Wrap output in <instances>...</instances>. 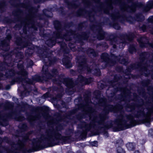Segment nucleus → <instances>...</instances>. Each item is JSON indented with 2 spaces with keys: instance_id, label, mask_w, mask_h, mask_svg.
Segmentation results:
<instances>
[{
  "instance_id": "obj_1",
  "label": "nucleus",
  "mask_w": 153,
  "mask_h": 153,
  "mask_svg": "<svg viewBox=\"0 0 153 153\" xmlns=\"http://www.w3.org/2000/svg\"><path fill=\"white\" fill-rule=\"evenodd\" d=\"M35 17H26L21 20L19 25L16 24L15 25L16 29L18 28L19 29L22 26L23 27V34L21 35L22 38H16V43L19 46L18 47L15 49L10 54L6 52L4 54L5 61L0 64V79H4L6 78L12 79L10 82L11 85H14L16 82L21 83L25 89L21 94L22 96H27L30 92V90H27L24 86V83H26L27 86H28V84H33L34 82L46 81L53 77L59 78L58 72L56 69L53 68L49 71L48 66L52 64V61L50 60L46 50L39 55L44 63L42 67V77L35 75L32 77V80L27 78V73L24 68L23 62L21 61L23 55L21 51H19L20 49L19 48L21 49L30 46L31 44L30 41L33 40L30 36H25L24 37L23 35L27 34V29L28 31L32 29L37 30V28L35 26Z\"/></svg>"
},
{
  "instance_id": "obj_2",
  "label": "nucleus",
  "mask_w": 153,
  "mask_h": 153,
  "mask_svg": "<svg viewBox=\"0 0 153 153\" xmlns=\"http://www.w3.org/2000/svg\"><path fill=\"white\" fill-rule=\"evenodd\" d=\"M99 97V95L97 96L96 100L99 105L104 107V114L97 116V112L92 107L91 98L87 95V117L90 121V123L87 124V132L89 131L93 132L95 130L104 131L111 128L114 131H120L139 124V120L149 126L150 122L149 124L135 116L136 111L127 115L122 111L125 107L124 105L119 104L116 106L108 105L106 99L103 98L98 99Z\"/></svg>"
},
{
  "instance_id": "obj_3",
  "label": "nucleus",
  "mask_w": 153,
  "mask_h": 153,
  "mask_svg": "<svg viewBox=\"0 0 153 153\" xmlns=\"http://www.w3.org/2000/svg\"><path fill=\"white\" fill-rule=\"evenodd\" d=\"M114 80L108 81L110 86H112L115 89L114 91H120L121 95L118 98L122 102H125V109L128 111H136V114L135 116L137 118H140L145 123L150 124L149 122L151 119L153 120V105L145 108L144 102L143 100H140L138 102H135L130 105L128 103L131 101V93L130 90L126 88H122L119 81H120L121 77L119 75H116L114 76Z\"/></svg>"
},
{
  "instance_id": "obj_4",
  "label": "nucleus",
  "mask_w": 153,
  "mask_h": 153,
  "mask_svg": "<svg viewBox=\"0 0 153 153\" xmlns=\"http://www.w3.org/2000/svg\"><path fill=\"white\" fill-rule=\"evenodd\" d=\"M55 28L56 31L54 33V38L48 39L45 42V43L49 47H52L56 44L57 41L56 39H60L61 40L65 39L66 41L72 40V38L76 39V38L80 40H87L89 36V34L85 32H82L81 35H77L75 32L71 30L66 31L65 29H62L61 25L60 22L55 21L54 22Z\"/></svg>"
},
{
  "instance_id": "obj_5",
  "label": "nucleus",
  "mask_w": 153,
  "mask_h": 153,
  "mask_svg": "<svg viewBox=\"0 0 153 153\" xmlns=\"http://www.w3.org/2000/svg\"><path fill=\"white\" fill-rule=\"evenodd\" d=\"M127 3L123 2L121 0H110L108 7L106 9L102 7L103 5L101 4L100 7L101 11L107 14H110V10H112L113 7L112 4H118L120 5L122 11H126L129 12H134L137 7L143 8L144 11L147 12L153 7V0L148 1L146 6H144L143 5L140 3L133 2V0H126Z\"/></svg>"
},
{
  "instance_id": "obj_6",
  "label": "nucleus",
  "mask_w": 153,
  "mask_h": 153,
  "mask_svg": "<svg viewBox=\"0 0 153 153\" xmlns=\"http://www.w3.org/2000/svg\"><path fill=\"white\" fill-rule=\"evenodd\" d=\"M59 82L58 83L57 80L56 78L55 79L53 80V81L54 83L58 84L59 87H60V90L57 89L56 90L58 91L63 92L64 90L63 88L60 86L62 81L63 84H65L68 88V89H66V91L69 94L71 95L74 92L76 91V89L74 88V87H79L82 86L86 84H88L91 83L93 80L92 78H89L88 79L85 78L81 75H80L78 76V78L77 80L75 82L76 85H75L74 82L70 78H64L63 80H61L59 79Z\"/></svg>"
},
{
  "instance_id": "obj_7",
  "label": "nucleus",
  "mask_w": 153,
  "mask_h": 153,
  "mask_svg": "<svg viewBox=\"0 0 153 153\" xmlns=\"http://www.w3.org/2000/svg\"><path fill=\"white\" fill-rule=\"evenodd\" d=\"M146 52L141 53L140 57V63L131 65L129 68H128V71L130 72L131 69H139L142 72V75L146 76L151 75L153 79V53L151 61H148L146 59Z\"/></svg>"
},
{
  "instance_id": "obj_8",
  "label": "nucleus",
  "mask_w": 153,
  "mask_h": 153,
  "mask_svg": "<svg viewBox=\"0 0 153 153\" xmlns=\"http://www.w3.org/2000/svg\"><path fill=\"white\" fill-rule=\"evenodd\" d=\"M134 37V33H129L128 34H124L121 36L120 39L118 37H114L109 40L110 43L113 45V48L115 49L116 47L123 48L125 44L131 41Z\"/></svg>"
},
{
  "instance_id": "obj_9",
  "label": "nucleus",
  "mask_w": 153,
  "mask_h": 153,
  "mask_svg": "<svg viewBox=\"0 0 153 153\" xmlns=\"http://www.w3.org/2000/svg\"><path fill=\"white\" fill-rule=\"evenodd\" d=\"M76 58V63L78 65L77 71L79 73L82 74L86 71L88 73L94 71L93 73L96 75H100V70L99 68H96L94 70L93 69H91L90 68L88 67L86 63V60L84 56H78Z\"/></svg>"
},
{
  "instance_id": "obj_10",
  "label": "nucleus",
  "mask_w": 153,
  "mask_h": 153,
  "mask_svg": "<svg viewBox=\"0 0 153 153\" xmlns=\"http://www.w3.org/2000/svg\"><path fill=\"white\" fill-rule=\"evenodd\" d=\"M111 16L112 19L114 22L113 27L117 30H119L120 28V26L116 22H117L119 21L123 23V22L127 21L130 24H133L135 21V19L131 16H129L127 17L126 15L124 14V13L121 15L118 12L114 13L111 14Z\"/></svg>"
},
{
  "instance_id": "obj_11",
  "label": "nucleus",
  "mask_w": 153,
  "mask_h": 153,
  "mask_svg": "<svg viewBox=\"0 0 153 153\" xmlns=\"http://www.w3.org/2000/svg\"><path fill=\"white\" fill-rule=\"evenodd\" d=\"M111 57L114 59L115 61H112L109 59L108 55L107 53H102L101 56V58L102 61L105 62V66L104 68L108 66H113L117 62H119L120 63L126 65L127 64V60L124 59L122 56H119L117 57L114 54H112Z\"/></svg>"
},
{
  "instance_id": "obj_12",
  "label": "nucleus",
  "mask_w": 153,
  "mask_h": 153,
  "mask_svg": "<svg viewBox=\"0 0 153 153\" xmlns=\"http://www.w3.org/2000/svg\"><path fill=\"white\" fill-rule=\"evenodd\" d=\"M94 33L96 35V37L99 40H102L104 38L105 33L102 30L101 26L100 25L94 26L91 28Z\"/></svg>"
},
{
  "instance_id": "obj_13",
  "label": "nucleus",
  "mask_w": 153,
  "mask_h": 153,
  "mask_svg": "<svg viewBox=\"0 0 153 153\" xmlns=\"http://www.w3.org/2000/svg\"><path fill=\"white\" fill-rule=\"evenodd\" d=\"M11 38L10 35L9 34L5 39L0 41V47H2L1 48L5 52L9 49V45Z\"/></svg>"
},
{
  "instance_id": "obj_14",
  "label": "nucleus",
  "mask_w": 153,
  "mask_h": 153,
  "mask_svg": "<svg viewBox=\"0 0 153 153\" xmlns=\"http://www.w3.org/2000/svg\"><path fill=\"white\" fill-rule=\"evenodd\" d=\"M139 42L140 46L141 48H144L148 46H149L153 48V44L149 42L148 39L145 36L141 37L137 40Z\"/></svg>"
},
{
  "instance_id": "obj_15",
  "label": "nucleus",
  "mask_w": 153,
  "mask_h": 153,
  "mask_svg": "<svg viewBox=\"0 0 153 153\" xmlns=\"http://www.w3.org/2000/svg\"><path fill=\"white\" fill-rule=\"evenodd\" d=\"M71 56L69 55V56H65L62 60L63 64L67 68H70L72 66L70 61L71 59Z\"/></svg>"
},
{
  "instance_id": "obj_16",
  "label": "nucleus",
  "mask_w": 153,
  "mask_h": 153,
  "mask_svg": "<svg viewBox=\"0 0 153 153\" xmlns=\"http://www.w3.org/2000/svg\"><path fill=\"white\" fill-rule=\"evenodd\" d=\"M58 43H60L61 49L65 53L68 54L69 52V50L67 48L66 44L63 42H59Z\"/></svg>"
},
{
  "instance_id": "obj_17",
  "label": "nucleus",
  "mask_w": 153,
  "mask_h": 153,
  "mask_svg": "<svg viewBox=\"0 0 153 153\" xmlns=\"http://www.w3.org/2000/svg\"><path fill=\"white\" fill-rule=\"evenodd\" d=\"M126 147L129 151H132L135 149V144L134 143H128L126 144Z\"/></svg>"
},
{
  "instance_id": "obj_18",
  "label": "nucleus",
  "mask_w": 153,
  "mask_h": 153,
  "mask_svg": "<svg viewBox=\"0 0 153 153\" xmlns=\"http://www.w3.org/2000/svg\"><path fill=\"white\" fill-rule=\"evenodd\" d=\"M87 54L91 56L94 57L96 56L97 55V53L94 51V50L91 48H88L86 51Z\"/></svg>"
},
{
  "instance_id": "obj_19",
  "label": "nucleus",
  "mask_w": 153,
  "mask_h": 153,
  "mask_svg": "<svg viewBox=\"0 0 153 153\" xmlns=\"http://www.w3.org/2000/svg\"><path fill=\"white\" fill-rule=\"evenodd\" d=\"M42 116L46 119H48L49 117V114L48 111L46 109L44 110V111L42 113Z\"/></svg>"
},
{
  "instance_id": "obj_20",
  "label": "nucleus",
  "mask_w": 153,
  "mask_h": 153,
  "mask_svg": "<svg viewBox=\"0 0 153 153\" xmlns=\"http://www.w3.org/2000/svg\"><path fill=\"white\" fill-rule=\"evenodd\" d=\"M128 51L130 53H132L136 52L135 46L134 45H130L128 48Z\"/></svg>"
},
{
  "instance_id": "obj_21",
  "label": "nucleus",
  "mask_w": 153,
  "mask_h": 153,
  "mask_svg": "<svg viewBox=\"0 0 153 153\" xmlns=\"http://www.w3.org/2000/svg\"><path fill=\"white\" fill-rule=\"evenodd\" d=\"M19 126V127L21 128V129L20 130L21 131H24L27 129V126L25 124H20Z\"/></svg>"
},
{
  "instance_id": "obj_22",
  "label": "nucleus",
  "mask_w": 153,
  "mask_h": 153,
  "mask_svg": "<svg viewBox=\"0 0 153 153\" xmlns=\"http://www.w3.org/2000/svg\"><path fill=\"white\" fill-rule=\"evenodd\" d=\"M117 153H126L125 151L121 147H118L117 150Z\"/></svg>"
},
{
  "instance_id": "obj_23",
  "label": "nucleus",
  "mask_w": 153,
  "mask_h": 153,
  "mask_svg": "<svg viewBox=\"0 0 153 153\" xmlns=\"http://www.w3.org/2000/svg\"><path fill=\"white\" fill-rule=\"evenodd\" d=\"M68 46L71 48V50L72 51H75V44L74 43H69L68 44Z\"/></svg>"
},
{
  "instance_id": "obj_24",
  "label": "nucleus",
  "mask_w": 153,
  "mask_h": 153,
  "mask_svg": "<svg viewBox=\"0 0 153 153\" xmlns=\"http://www.w3.org/2000/svg\"><path fill=\"white\" fill-rule=\"evenodd\" d=\"M13 107V105L12 104L9 103L6 105L5 109H11Z\"/></svg>"
},
{
  "instance_id": "obj_25",
  "label": "nucleus",
  "mask_w": 153,
  "mask_h": 153,
  "mask_svg": "<svg viewBox=\"0 0 153 153\" xmlns=\"http://www.w3.org/2000/svg\"><path fill=\"white\" fill-rule=\"evenodd\" d=\"M25 53L26 55H28V56H31L32 54V52L31 51V50L29 49L26 50Z\"/></svg>"
},
{
  "instance_id": "obj_26",
  "label": "nucleus",
  "mask_w": 153,
  "mask_h": 153,
  "mask_svg": "<svg viewBox=\"0 0 153 153\" xmlns=\"http://www.w3.org/2000/svg\"><path fill=\"white\" fill-rule=\"evenodd\" d=\"M149 135L153 137V129H150L149 131Z\"/></svg>"
},
{
  "instance_id": "obj_27",
  "label": "nucleus",
  "mask_w": 153,
  "mask_h": 153,
  "mask_svg": "<svg viewBox=\"0 0 153 153\" xmlns=\"http://www.w3.org/2000/svg\"><path fill=\"white\" fill-rule=\"evenodd\" d=\"M148 21L149 22L153 24V16H150L148 19Z\"/></svg>"
},
{
  "instance_id": "obj_28",
  "label": "nucleus",
  "mask_w": 153,
  "mask_h": 153,
  "mask_svg": "<svg viewBox=\"0 0 153 153\" xmlns=\"http://www.w3.org/2000/svg\"><path fill=\"white\" fill-rule=\"evenodd\" d=\"M142 29L143 32H145L148 31V27L144 25L142 27Z\"/></svg>"
},
{
  "instance_id": "obj_29",
  "label": "nucleus",
  "mask_w": 153,
  "mask_h": 153,
  "mask_svg": "<svg viewBox=\"0 0 153 153\" xmlns=\"http://www.w3.org/2000/svg\"><path fill=\"white\" fill-rule=\"evenodd\" d=\"M88 17L89 19L90 20V21L91 22H93V21L91 19V18H92L94 20V16H91V14H88Z\"/></svg>"
},
{
  "instance_id": "obj_30",
  "label": "nucleus",
  "mask_w": 153,
  "mask_h": 153,
  "mask_svg": "<svg viewBox=\"0 0 153 153\" xmlns=\"http://www.w3.org/2000/svg\"><path fill=\"white\" fill-rule=\"evenodd\" d=\"M83 2L85 5L88 6L90 4V2L88 0H86V2L83 1Z\"/></svg>"
},
{
  "instance_id": "obj_31",
  "label": "nucleus",
  "mask_w": 153,
  "mask_h": 153,
  "mask_svg": "<svg viewBox=\"0 0 153 153\" xmlns=\"http://www.w3.org/2000/svg\"><path fill=\"white\" fill-rule=\"evenodd\" d=\"M49 35V34H46L44 32V33L42 35L43 37L45 39H47L46 37L47 36H48Z\"/></svg>"
},
{
  "instance_id": "obj_32",
  "label": "nucleus",
  "mask_w": 153,
  "mask_h": 153,
  "mask_svg": "<svg viewBox=\"0 0 153 153\" xmlns=\"http://www.w3.org/2000/svg\"><path fill=\"white\" fill-rule=\"evenodd\" d=\"M70 72L73 75H75L76 74V72L73 71V70H71Z\"/></svg>"
},
{
  "instance_id": "obj_33",
  "label": "nucleus",
  "mask_w": 153,
  "mask_h": 153,
  "mask_svg": "<svg viewBox=\"0 0 153 153\" xmlns=\"http://www.w3.org/2000/svg\"><path fill=\"white\" fill-rule=\"evenodd\" d=\"M48 97V93H46V94H44L43 95V97H44V98H45Z\"/></svg>"
},
{
  "instance_id": "obj_34",
  "label": "nucleus",
  "mask_w": 153,
  "mask_h": 153,
  "mask_svg": "<svg viewBox=\"0 0 153 153\" xmlns=\"http://www.w3.org/2000/svg\"><path fill=\"white\" fill-rule=\"evenodd\" d=\"M83 10H80L79 13L78 14L79 16H81L83 15Z\"/></svg>"
},
{
  "instance_id": "obj_35",
  "label": "nucleus",
  "mask_w": 153,
  "mask_h": 153,
  "mask_svg": "<svg viewBox=\"0 0 153 153\" xmlns=\"http://www.w3.org/2000/svg\"><path fill=\"white\" fill-rule=\"evenodd\" d=\"M10 88V86L9 85H7L6 86V89L7 90L9 89Z\"/></svg>"
},
{
  "instance_id": "obj_36",
  "label": "nucleus",
  "mask_w": 153,
  "mask_h": 153,
  "mask_svg": "<svg viewBox=\"0 0 153 153\" xmlns=\"http://www.w3.org/2000/svg\"><path fill=\"white\" fill-rule=\"evenodd\" d=\"M133 95L134 96H135V97H134L133 99V100L134 101V102H135L136 99H137V96L136 95V94H133Z\"/></svg>"
},
{
  "instance_id": "obj_37",
  "label": "nucleus",
  "mask_w": 153,
  "mask_h": 153,
  "mask_svg": "<svg viewBox=\"0 0 153 153\" xmlns=\"http://www.w3.org/2000/svg\"><path fill=\"white\" fill-rule=\"evenodd\" d=\"M134 153H140V152L138 150H136L134 152Z\"/></svg>"
},
{
  "instance_id": "obj_38",
  "label": "nucleus",
  "mask_w": 153,
  "mask_h": 153,
  "mask_svg": "<svg viewBox=\"0 0 153 153\" xmlns=\"http://www.w3.org/2000/svg\"><path fill=\"white\" fill-rule=\"evenodd\" d=\"M3 4H0V9H1L3 7Z\"/></svg>"
},
{
  "instance_id": "obj_39",
  "label": "nucleus",
  "mask_w": 153,
  "mask_h": 153,
  "mask_svg": "<svg viewBox=\"0 0 153 153\" xmlns=\"http://www.w3.org/2000/svg\"><path fill=\"white\" fill-rule=\"evenodd\" d=\"M62 94H61V95L60 94V95H57V97H58V96H59V97L60 98L62 97Z\"/></svg>"
},
{
  "instance_id": "obj_40",
  "label": "nucleus",
  "mask_w": 153,
  "mask_h": 153,
  "mask_svg": "<svg viewBox=\"0 0 153 153\" xmlns=\"http://www.w3.org/2000/svg\"><path fill=\"white\" fill-rule=\"evenodd\" d=\"M30 64H31V65H32L33 64V62L31 60H30Z\"/></svg>"
},
{
  "instance_id": "obj_41",
  "label": "nucleus",
  "mask_w": 153,
  "mask_h": 153,
  "mask_svg": "<svg viewBox=\"0 0 153 153\" xmlns=\"http://www.w3.org/2000/svg\"><path fill=\"white\" fill-rule=\"evenodd\" d=\"M149 82H147L146 83V85H145V86H147L149 84Z\"/></svg>"
},
{
  "instance_id": "obj_42",
  "label": "nucleus",
  "mask_w": 153,
  "mask_h": 153,
  "mask_svg": "<svg viewBox=\"0 0 153 153\" xmlns=\"http://www.w3.org/2000/svg\"><path fill=\"white\" fill-rule=\"evenodd\" d=\"M122 68H121V67H120V71H121L122 70Z\"/></svg>"
},
{
  "instance_id": "obj_43",
  "label": "nucleus",
  "mask_w": 153,
  "mask_h": 153,
  "mask_svg": "<svg viewBox=\"0 0 153 153\" xmlns=\"http://www.w3.org/2000/svg\"><path fill=\"white\" fill-rule=\"evenodd\" d=\"M151 91L152 92H153V89L152 87H151Z\"/></svg>"
},
{
  "instance_id": "obj_44",
  "label": "nucleus",
  "mask_w": 153,
  "mask_h": 153,
  "mask_svg": "<svg viewBox=\"0 0 153 153\" xmlns=\"http://www.w3.org/2000/svg\"><path fill=\"white\" fill-rule=\"evenodd\" d=\"M152 152L153 153V146L152 148Z\"/></svg>"
},
{
  "instance_id": "obj_45",
  "label": "nucleus",
  "mask_w": 153,
  "mask_h": 153,
  "mask_svg": "<svg viewBox=\"0 0 153 153\" xmlns=\"http://www.w3.org/2000/svg\"><path fill=\"white\" fill-rule=\"evenodd\" d=\"M136 20L138 21H141L142 20H139V19H138V18H137V19H136Z\"/></svg>"
},
{
  "instance_id": "obj_46",
  "label": "nucleus",
  "mask_w": 153,
  "mask_h": 153,
  "mask_svg": "<svg viewBox=\"0 0 153 153\" xmlns=\"http://www.w3.org/2000/svg\"><path fill=\"white\" fill-rule=\"evenodd\" d=\"M96 92H97L98 94H100V92L99 91H97L95 92L96 93Z\"/></svg>"
},
{
  "instance_id": "obj_47",
  "label": "nucleus",
  "mask_w": 153,
  "mask_h": 153,
  "mask_svg": "<svg viewBox=\"0 0 153 153\" xmlns=\"http://www.w3.org/2000/svg\"><path fill=\"white\" fill-rule=\"evenodd\" d=\"M67 117L68 118H70V116H67Z\"/></svg>"
},
{
  "instance_id": "obj_48",
  "label": "nucleus",
  "mask_w": 153,
  "mask_h": 153,
  "mask_svg": "<svg viewBox=\"0 0 153 153\" xmlns=\"http://www.w3.org/2000/svg\"><path fill=\"white\" fill-rule=\"evenodd\" d=\"M103 86H102L101 87H100V88H102H102H103Z\"/></svg>"
},
{
  "instance_id": "obj_49",
  "label": "nucleus",
  "mask_w": 153,
  "mask_h": 153,
  "mask_svg": "<svg viewBox=\"0 0 153 153\" xmlns=\"http://www.w3.org/2000/svg\"><path fill=\"white\" fill-rule=\"evenodd\" d=\"M32 120H35V119L34 118H33L32 119Z\"/></svg>"
},
{
  "instance_id": "obj_50",
  "label": "nucleus",
  "mask_w": 153,
  "mask_h": 153,
  "mask_svg": "<svg viewBox=\"0 0 153 153\" xmlns=\"http://www.w3.org/2000/svg\"><path fill=\"white\" fill-rule=\"evenodd\" d=\"M44 14L46 16H48V17H49L48 16V15H46V14H45V13H44Z\"/></svg>"
},
{
  "instance_id": "obj_51",
  "label": "nucleus",
  "mask_w": 153,
  "mask_h": 153,
  "mask_svg": "<svg viewBox=\"0 0 153 153\" xmlns=\"http://www.w3.org/2000/svg\"><path fill=\"white\" fill-rule=\"evenodd\" d=\"M100 84V83H98V87H99V84Z\"/></svg>"
},
{
  "instance_id": "obj_52",
  "label": "nucleus",
  "mask_w": 153,
  "mask_h": 153,
  "mask_svg": "<svg viewBox=\"0 0 153 153\" xmlns=\"http://www.w3.org/2000/svg\"><path fill=\"white\" fill-rule=\"evenodd\" d=\"M40 0H37V2H38V1H40Z\"/></svg>"
},
{
  "instance_id": "obj_53",
  "label": "nucleus",
  "mask_w": 153,
  "mask_h": 153,
  "mask_svg": "<svg viewBox=\"0 0 153 153\" xmlns=\"http://www.w3.org/2000/svg\"><path fill=\"white\" fill-rule=\"evenodd\" d=\"M151 29L152 30H153V28H152Z\"/></svg>"
},
{
  "instance_id": "obj_54",
  "label": "nucleus",
  "mask_w": 153,
  "mask_h": 153,
  "mask_svg": "<svg viewBox=\"0 0 153 153\" xmlns=\"http://www.w3.org/2000/svg\"><path fill=\"white\" fill-rule=\"evenodd\" d=\"M110 101H112V99H111L110 100Z\"/></svg>"
},
{
  "instance_id": "obj_55",
  "label": "nucleus",
  "mask_w": 153,
  "mask_h": 153,
  "mask_svg": "<svg viewBox=\"0 0 153 153\" xmlns=\"http://www.w3.org/2000/svg\"><path fill=\"white\" fill-rule=\"evenodd\" d=\"M45 11V10H43V12H44V11Z\"/></svg>"
},
{
  "instance_id": "obj_56",
  "label": "nucleus",
  "mask_w": 153,
  "mask_h": 153,
  "mask_svg": "<svg viewBox=\"0 0 153 153\" xmlns=\"http://www.w3.org/2000/svg\"><path fill=\"white\" fill-rule=\"evenodd\" d=\"M100 4V2H99Z\"/></svg>"
}]
</instances>
